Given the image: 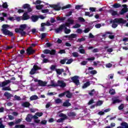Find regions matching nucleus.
<instances>
[{"instance_id":"39448f33","label":"nucleus","mask_w":128,"mask_h":128,"mask_svg":"<svg viewBox=\"0 0 128 128\" xmlns=\"http://www.w3.org/2000/svg\"><path fill=\"white\" fill-rule=\"evenodd\" d=\"M34 82H38V84L40 86H46V84H48V82H44L41 80H38L36 78L34 79Z\"/></svg>"},{"instance_id":"de8ad7c7","label":"nucleus","mask_w":128,"mask_h":128,"mask_svg":"<svg viewBox=\"0 0 128 128\" xmlns=\"http://www.w3.org/2000/svg\"><path fill=\"white\" fill-rule=\"evenodd\" d=\"M82 8V6H80V5H77L76 6V10H80V8Z\"/></svg>"},{"instance_id":"412c9836","label":"nucleus","mask_w":128,"mask_h":128,"mask_svg":"<svg viewBox=\"0 0 128 128\" xmlns=\"http://www.w3.org/2000/svg\"><path fill=\"white\" fill-rule=\"evenodd\" d=\"M71 106V104L70 103L68 100H66L63 103V106Z\"/></svg>"},{"instance_id":"7ed1b4c3","label":"nucleus","mask_w":128,"mask_h":128,"mask_svg":"<svg viewBox=\"0 0 128 128\" xmlns=\"http://www.w3.org/2000/svg\"><path fill=\"white\" fill-rule=\"evenodd\" d=\"M2 32L4 34H5V36H12L13 34L12 32H10V30H8V28H10V26L8 24H4L2 26Z\"/></svg>"},{"instance_id":"a19ab883","label":"nucleus","mask_w":128,"mask_h":128,"mask_svg":"<svg viewBox=\"0 0 128 128\" xmlns=\"http://www.w3.org/2000/svg\"><path fill=\"white\" fill-rule=\"evenodd\" d=\"M55 102L56 104H60L62 103V100L60 98H57L55 100Z\"/></svg>"},{"instance_id":"e2e57ef3","label":"nucleus","mask_w":128,"mask_h":128,"mask_svg":"<svg viewBox=\"0 0 128 128\" xmlns=\"http://www.w3.org/2000/svg\"><path fill=\"white\" fill-rule=\"evenodd\" d=\"M98 114H99L100 116H102L104 114V111H100L98 112Z\"/></svg>"},{"instance_id":"864d4df0","label":"nucleus","mask_w":128,"mask_h":128,"mask_svg":"<svg viewBox=\"0 0 128 128\" xmlns=\"http://www.w3.org/2000/svg\"><path fill=\"white\" fill-rule=\"evenodd\" d=\"M80 28V24H76L73 26V28Z\"/></svg>"},{"instance_id":"680f3d73","label":"nucleus","mask_w":128,"mask_h":128,"mask_svg":"<svg viewBox=\"0 0 128 128\" xmlns=\"http://www.w3.org/2000/svg\"><path fill=\"white\" fill-rule=\"evenodd\" d=\"M90 73L91 74H98V72H96V70H94L91 71Z\"/></svg>"},{"instance_id":"774afa93","label":"nucleus","mask_w":128,"mask_h":128,"mask_svg":"<svg viewBox=\"0 0 128 128\" xmlns=\"http://www.w3.org/2000/svg\"><path fill=\"white\" fill-rule=\"evenodd\" d=\"M124 106V104H122L118 106V110H122Z\"/></svg>"},{"instance_id":"e433bc0d","label":"nucleus","mask_w":128,"mask_h":128,"mask_svg":"<svg viewBox=\"0 0 128 128\" xmlns=\"http://www.w3.org/2000/svg\"><path fill=\"white\" fill-rule=\"evenodd\" d=\"M82 46H80V50H79L80 52V54H84V52H85L84 50L82 49ZM80 48H82V49H80Z\"/></svg>"},{"instance_id":"7c9ffc66","label":"nucleus","mask_w":128,"mask_h":128,"mask_svg":"<svg viewBox=\"0 0 128 128\" xmlns=\"http://www.w3.org/2000/svg\"><path fill=\"white\" fill-rule=\"evenodd\" d=\"M113 104H116L117 102H121L122 100L120 99H112Z\"/></svg>"},{"instance_id":"4be33fe9","label":"nucleus","mask_w":128,"mask_h":128,"mask_svg":"<svg viewBox=\"0 0 128 128\" xmlns=\"http://www.w3.org/2000/svg\"><path fill=\"white\" fill-rule=\"evenodd\" d=\"M90 86V82H86L82 86V88H88V86Z\"/></svg>"},{"instance_id":"4468645a","label":"nucleus","mask_w":128,"mask_h":128,"mask_svg":"<svg viewBox=\"0 0 128 128\" xmlns=\"http://www.w3.org/2000/svg\"><path fill=\"white\" fill-rule=\"evenodd\" d=\"M29 18H30V16L28 14V12H24L23 14L22 20H28Z\"/></svg>"},{"instance_id":"0eeeda50","label":"nucleus","mask_w":128,"mask_h":128,"mask_svg":"<svg viewBox=\"0 0 128 128\" xmlns=\"http://www.w3.org/2000/svg\"><path fill=\"white\" fill-rule=\"evenodd\" d=\"M57 86H60V88H66V84L63 80H58L57 82Z\"/></svg>"},{"instance_id":"c9c22d12","label":"nucleus","mask_w":128,"mask_h":128,"mask_svg":"<svg viewBox=\"0 0 128 128\" xmlns=\"http://www.w3.org/2000/svg\"><path fill=\"white\" fill-rule=\"evenodd\" d=\"M36 8V10H42L44 8V5H37Z\"/></svg>"},{"instance_id":"5fc2aeb1","label":"nucleus","mask_w":128,"mask_h":128,"mask_svg":"<svg viewBox=\"0 0 128 128\" xmlns=\"http://www.w3.org/2000/svg\"><path fill=\"white\" fill-rule=\"evenodd\" d=\"M111 14H112V16H116L118 14V12L112 11Z\"/></svg>"},{"instance_id":"c03bdc74","label":"nucleus","mask_w":128,"mask_h":128,"mask_svg":"<svg viewBox=\"0 0 128 128\" xmlns=\"http://www.w3.org/2000/svg\"><path fill=\"white\" fill-rule=\"evenodd\" d=\"M95 58H96L94 57H91V58H88L86 59V60H88L89 62H92V60H94Z\"/></svg>"},{"instance_id":"423d86ee","label":"nucleus","mask_w":128,"mask_h":128,"mask_svg":"<svg viewBox=\"0 0 128 128\" xmlns=\"http://www.w3.org/2000/svg\"><path fill=\"white\" fill-rule=\"evenodd\" d=\"M72 80L73 82H74L76 86H80V80H78V76H74L72 78Z\"/></svg>"},{"instance_id":"79ce46f5","label":"nucleus","mask_w":128,"mask_h":128,"mask_svg":"<svg viewBox=\"0 0 128 128\" xmlns=\"http://www.w3.org/2000/svg\"><path fill=\"white\" fill-rule=\"evenodd\" d=\"M109 92L110 94H116V90L114 89H112L110 90Z\"/></svg>"},{"instance_id":"2eb2a0df","label":"nucleus","mask_w":128,"mask_h":128,"mask_svg":"<svg viewBox=\"0 0 128 128\" xmlns=\"http://www.w3.org/2000/svg\"><path fill=\"white\" fill-rule=\"evenodd\" d=\"M27 54H32L34 52V50H32V47H30L27 49Z\"/></svg>"},{"instance_id":"c85d7f7f","label":"nucleus","mask_w":128,"mask_h":128,"mask_svg":"<svg viewBox=\"0 0 128 128\" xmlns=\"http://www.w3.org/2000/svg\"><path fill=\"white\" fill-rule=\"evenodd\" d=\"M78 36L76 34H71L70 36H68L69 38H76Z\"/></svg>"},{"instance_id":"20e7f679","label":"nucleus","mask_w":128,"mask_h":128,"mask_svg":"<svg viewBox=\"0 0 128 128\" xmlns=\"http://www.w3.org/2000/svg\"><path fill=\"white\" fill-rule=\"evenodd\" d=\"M58 116H60V118H60L58 120H57V122H64V120H66V118H68V116H66V115L62 113H60V114L58 113Z\"/></svg>"},{"instance_id":"ddd939ff","label":"nucleus","mask_w":128,"mask_h":128,"mask_svg":"<svg viewBox=\"0 0 128 128\" xmlns=\"http://www.w3.org/2000/svg\"><path fill=\"white\" fill-rule=\"evenodd\" d=\"M47 86L50 87V86H58V83H56L54 80H52L50 81V84L47 85Z\"/></svg>"},{"instance_id":"09e8293b","label":"nucleus","mask_w":128,"mask_h":128,"mask_svg":"<svg viewBox=\"0 0 128 128\" xmlns=\"http://www.w3.org/2000/svg\"><path fill=\"white\" fill-rule=\"evenodd\" d=\"M38 18H40V20H44L46 18V16L40 15L38 16Z\"/></svg>"},{"instance_id":"1a4fd4ad","label":"nucleus","mask_w":128,"mask_h":128,"mask_svg":"<svg viewBox=\"0 0 128 128\" xmlns=\"http://www.w3.org/2000/svg\"><path fill=\"white\" fill-rule=\"evenodd\" d=\"M44 54H56V50H45L43 51Z\"/></svg>"},{"instance_id":"a878e982","label":"nucleus","mask_w":128,"mask_h":128,"mask_svg":"<svg viewBox=\"0 0 128 128\" xmlns=\"http://www.w3.org/2000/svg\"><path fill=\"white\" fill-rule=\"evenodd\" d=\"M65 95H66V98H72V94L68 91H66L65 92Z\"/></svg>"},{"instance_id":"13d9d810","label":"nucleus","mask_w":128,"mask_h":128,"mask_svg":"<svg viewBox=\"0 0 128 128\" xmlns=\"http://www.w3.org/2000/svg\"><path fill=\"white\" fill-rule=\"evenodd\" d=\"M14 98L15 100H20V96L15 95Z\"/></svg>"},{"instance_id":"8fccbe9b","label":"nucleus","mask_w":128,"mask_h":128,"mask_svg":"<svg viewBox=\"0 0 128 128\" xmlns=\"http://www.w3.org/2000/svg\"><path fill=\"white\" fill-rule=\"evenodd\" d=\"M46 36V33H43L41 34V39L43 40Z\"/></svg>"},{"instance_id":"37998d69","label":"nucleus","mask_w":128,"mask_h":128,"mask_svg":"<svg viewBox=\"0 0 128 128\" xmlns=\"http://www.w3.org/2000/svg\"><path fill=\"white\" fill-rule=\"evenodd\" d=\"M42 4V1L40 0H36V2H33V4Z\"/></svg>"},{"instance_id":"aec40b11","label":"nucleus","mask_w":128,"mask_h":128,"mask_svg":"<svg viewBox=\"0 0 128 128\" xmlns=\"http://www.w3.org/2000/svg\"><path fill=\"white\" fill-rule=\"evenodd\" d=\"M32 116L31 114H28L26 118V122H32Z\"/></svg>"},{"instance_id":"6e6d98bb","label":"nucleus","mask_w":128,"mask_h":128,"mask_svg":"<svg viewBox=\"0 0 128 128\" xmlns=\"http://www.w3.org/2000/svg\"><path fill=\"white\" fill-rule=\"evenodd\" d=\"M50 106H52V103L50 102L47 103L46 106V108H50Z\"/></svg>"},{"instance_id":"5701e85b","label":"nucleus","mask_w":128,"mask_h":128,"mask_svg":"<svg viewBox=\"0 0 128 128\" xmlns=\"http://www.w3.org/2000/svg\"><path fill=\"white\" fill-rule=\"evenodd\" d=\"M38 97L36 95H34L30 97V100H38Z\"/></svg>"},{"instance_id":"49530a36","label":"nucleus","mask_w":128,"mask_h":128,"mask_svg":"<svg viewBox=\"0 0 128 128\" xmlns=\"http://www.w3.org/2000/svg\"><path fill=\"white\" fill-rule=\"evenodd\" d=\"M2 6L4 8H7L8 6V5L7 2H4L2 4Z\"/></svg>"},{"instance_id":"a18cd8bd","label":"nucleus","mask_w":128,"mask_h":128,"mask_svg":"<svg viewBox=\"0 0 128 128\" xmlns=\"http://www.w3.org/2000/svg\"><path fill=\"white\" fill-rule=\"evenodd\" d=\"M56 66L52 65V66H51L50 68L51 70H56Z\"/></svg>"},{"instance_id":"69168bd1","label":"nucleus","mask_w":128,"mask_h":128,"mask_svg":"<svg viewBox=\"0 0 128 128\" xmlns=\"http://www.w3.org/2000/svg\"><path fill=\"white\" fill-rule=\"evenodd\" d=\"M85 14L86 16H94V14H90V12H86Z\"/></svg>"},{"instance_id":"58836bf2","label":"nucleus","mask_w":128,"mask_h":128,"mask_svg":"<svg viewBox=\"0 0 128 128\" xmlns=\"http://www.w3.org/2000/svg\"><path fill=\"white\" fill-rule=\"evenodd\" d=\"M72 6L70 4H68L65 6H64L62 8V10H66V8H70Z\"/></svg>"},{"instance_id":"f03ea898","label":"nucleus","mask_w":128,"mask_h":128,"mask_svg":"<svg viewBox=\"0 0 128 128\" xmlns=\"http://www.w3.org/2000/svg\"><path fill=\"white\" fill-rule=\"evenodd\" d=\"M112 22H113L112 24V27L114 28H116L118 26L117 24H126V20H124V19L122 18H115Z\"/></svg>"},{"instance_id":"6e6552de","label":"nucleus","mask_w":128,"mask_h":128,"mask_svg":"<svg viewBox=\"0 0 128 128\" xmlns=\"http://www.w3.org/2000/svg\"><path fill=\"white\" fill-rule=\"evenodd\" d=\"M122 6L124 8L120 12V14H126V12H128V6L126 4H123Z\"/></svg>"},{"instance_id":"c756f323","label":"nucleus","mask_w":128,"mask_h":128,"mask_svg":"<svg viewBox=\"0 0 128 128\" xmlns=\"http://www.w3.org/2000/svg\"><path fill=\"white\" fill-rule=\"evenodd\" d=\"M44 26H46V23H42L41 28L40 29V32H44Z\"/></svg>"},{"instance_id":"052dcab7","label":"nucleus","mask_w":128,"mask_h":128,"mask_svg":"<svg viewBox=\"0 0 128 128\" xmlns=\"http://www.w3.org/2000/svg\"><path fill=\"white\" fill-rule=\"evenodd\" d=\"M3 90H10V87H4L2 88Z\"/></svg>"},{"instance_id":"2f4dec72","label":"nucleus","mask_w":128,"mask_h":128,"mask_svg":"<svg viewBox=\"0 0 128 128\" xmlns=\"http://www.w3.org/2000/svg\"><path fill=\"white\" fill-rule=\"evenodd\" d=\"M112 6L114 8H120V5L119 4H115L112 5Z\"/></svg>"},{"instance_id":"0e129e2a","label":"nucleus","mask_w":128,"mask_h":128,"mask_svg":"<svg viewBox=\"0 0 128 128\" xmlns=\"http://www.w3.org/2000/svg\"><path fill=\"white\" fill-rule=\"evenodd\" d=\"M36 116H42V112H36Z\"/></svg>"},{"instance_id":"bb28decb","label":"nucleus","mask_w":128,"mask_h":128,"mask_svg":"<svg viewBox=\"0 0 128 128\" xmlns=\"http://www.w3.org/2000/svg\"><path fill=\"white\" fill-rule=\"evenodd\" d=\"M22 106H24L25 108H28L30 104L28 102H25L22 104Z\"/></svg>"},{"instance_id":"bf43d9fd","label":"nucleus","mask_w":128,"mask_h":128,"mask_svg":"<svg viewBox=\"0 0 128 128\" xmlns=\"http://www.w3.org/2000/svg\"><path fill=\"white\" fill-rule=\"evenodd\" d=\"M72 56L75 58H77V56H78V54L76 52H74L72 53Z\"/></svg>"},{"instance_id":"4d7b16f0","label":"nucleus","mask_w":128,"mask_h":128,"mask_svg":"<svg viewBox=\"0 0 128 128\" xmlns=\"http://www.w3.org/2000/svg\"><path fill=\"white\" fill-rule=\"evenodd\" d=\"M66 96V92L59 94L58 96L59 98H62V96Z\"/></svg>"},{"instance_id":"338daca9","label":"nucleus","mask_w":128,"mask_h":128,"mask_svg":"<svg viewBox=\"0 0 128 128\" xmlns=\"http://www.w3.org/2000/svg\"><path fill=\"white\" fill-rule=\"evenodd\" d=\"M78 20H80V22H84V18H82V17H80L78 18Z\"/></svg>"},{"instance_id":"72a5a7b5","label":"nucleus","mask_w":128,"mask_h":128,"mask_svg":"<svg viewBox=\"0 0 128 128\" xmlns=\"http://www.w3.org/2000/svg\"><path fill=\"white\" fill-rule=\"evenodd\" d=\"M95 93H96V91L94 90V89H93L91 91H90L89 92H88L90 96H94V94H95Z\"/></svg>"},{"instance_id":"f704fd0d","label":"nucleus","mask_w":128,"mask_h":128,"mask_svg":"<svg viewBox=\"0 0 128 128\" xmlns=\"http://www.w3.org/2000/svg\"><path fill=\"white\" fill-rule=\"evenodd\" d=\"M102 104H104L103 101L99 100L97 102L96 104L97 106H102Z\"/></svg>"},{"instance_id":"cd10ccee","label":"nucleus","mask_w":128,"mask_h":128,"mask_svg":"<svg viewBox=\"0 0 128 128\" xmlns=\"http://www.w3.org/2000/svg\"><path fill=\"white\" fill-rule=\"evenodd\" d=\"M4 96H6L7 98H10L12 96V94L8 92H5L4 94Z\"/></svg>"},{"instance_id":"ea45409f","label":"nucleus","mask_w":128,"mask_h":128,"mask_svg":"<svg viewBox=\"0 0 128 128\" xmlns=\"http://www.w3.org/2000/svg\"><path fill=\"white\" fill-rule=\"evenodd\" d=\"M74 62V60L72 59H69L68 60L67 62H66V64H70Z\"/></svg>"},{"instance_id":"473e14b6","label":"nucleus","mask_w":128,"mask_h":128,"mask_svg":"<svg viewBox=\"0 0 128 128\" xmlns=\"http://www.w3.org/2000/svg\"><path fill=\"white\" fill-rule=\"evenodd\" d=\"M16 128H26V126L24 124L21 125H16L15 126Z\"/></svg>"},{"instance_id":"9b49d317","label":"nucleus","mask_w":128,"mask_h":128,"mask_svg":"<svg viewBox=\"0 0 128 128\" xmlns=\"http://www.w3.org/2000/svg\"><path fill=\"white\" fill-rule=\"evenodd\" d=\"M26 24H22L20 26V30L21 31V34H26V32H24V30H26Z\"/></svg>"},{"instance_id":"b1692460","label":"nucleus","mask_w":128,"mask_h":128,"mask_svg":"<svg viewBox=\"0 0 128 128\" xmlns=\"http://www.w3.org/2000/svg\"><path fill=\"white\" fill-rule=\"evenodd\" d=\"M120 125L122 126V128H128V123H126V122L121 123Z\"/></svg>"},{"instance_id":"dca6fc26","label":"nucleus","mask_w":128,"mask_h":128,"mask_svg":"<svg viewBox=\"0 0 128 128\" xmlns=\"http://www.w3.org/2000/svg\"><path fill=\"white\" fill-rule=\"evenodd\" d=\"M31 20L32 22H38V16H33L31 17Z\"/></svg>"},{"instance_id":"f8f14e48","label":"nucleus","mask_w":128,"mask_h":128,"mask_svg":"<svg viewBox=\"0 0 128 128\" xmlns=\"http://www.w3.org/2000/svg\"><path fill=\"white\" fill-rule=\"evenodd\" d=\"M23 8L26 9L27 8L28 10V12H30L32 10L30 8V6L28 4H24L22 6Z\"/></svg>"},{"instance_id":"9d476101","label":"nucleus","mask_w":128,"mask_h":128,"mask_svg":"<svg viewBox=\"0 0 128 128\" xmlns=\"http://www.w3.org/2000/svg\"><path fill=\"white\" fill-rule=\"evenodd\" d=\"M38 70H40V68H38V66L36 65L34 66L33 67V68L30 72V74H36V72Z\"/></svg>"},{"instance_id":"3c124183","label":"nucleus","mask_w":128,"mask_h":128,"mask_svg":"<svg viewBox=\"0 0 128 128\" xmlns=\"http://www.w3.org/2000/svg\"><path fill=\"white\" fill-rule=\"evenodd\" d=\"M8 20H10L11 22H14V20H16V18H14V17H9L8 18Z\"/></svg>"},{"instance_id":"a211bd4d","label":"nucleus","mask_w":128,"mask_h":128,"mask_svg":"<svg viewBox=\"0 0 128 128\" xmlns=\"http://www.w3.org/2000/svg\"><path fill=\"white\" fill-rule=\"evenodd\" d=\"M68 116L70 118L74 119L76 116V113L74 112H70L68 114Z\"/></svg>"},{"instance_id":"393cba45","label":"nucleus","mask_w":128,"mask_h":128,"mask_svg":"<svg viewBox=\"0 0 128 128\" xmlns=\"http://www.w3.org/2000/svg\"><path fill=\"white\" fill-rule=\"evenodd\" d=\"M52 8L55 10H60V7L58 5H53Z\"/></svg>"},{"instance_id":"6ab92c4d","label":"nucleus","mask_w":128,"mask_h":128,"mask_svg":"<svg viewBox=\"0 0 128 128\" xmlns=\"http://www.w3.org/2000/svg\"><path fill=\"white\" fill-rule=\"evenodd\" d=\"M56 72L58 74H62V72H64V69H56Z\"/></svg>"},{"instance_id":"f257e3e1","label":"nucleus","mask_w":128,"mask_h":128,"mask_svg":"<svg viewBox=\"0 0 128 128\" xmlns=\"http://www.w3.org/2000/svg\"><path fill=\"white\" fill-rule=\"evenodd\" d=\"M74 22V20H72V18H68L67 22L65 24L60 26L59 28L55 30L56 33L58 34V32H60L62 29L64 28L65 34H70V30L67 29L66 26H70V24H73Z\"/></svg>"},{"instance_id":"603ef678","label":"nucleus","mask_w":128,"mask_h":128,"mask_svg":"<svg viewBox=\"0 0 128 128\" xmlns=\"http://www.w3.org/2000/svg\"><path fill=\"white\" fill-rule=\"evenodd\" d=\"M76 32H77V34H82V30L78 28L77 29Z\"/></svg>"},{"instance_id":"f3484780","label":"nucleus","mask_w":128,"mask_h":128,"mask_svg":"<svg viewBox=\"0 0 128 128\" xmlns=\"http://www.w3.org/2000/svg\"><path fill=\"white\" fill-rule=\"evenodd\" d=\"M10 80H7L3 82H2V84H0V86H7V84H10Z\"/></svg>"},{"instance_id":"4c0bfd02","label":"nucleus","mask_w":128,"mask_h":128,"mask_svg":"<svg viewBox=\"0 0 128 128\" xmlns=\"http://www.w3.org/2000/svg\"><path fill=\"white\" fill-rule=\"evenodd\" d=\"M90 30H92V28H86L84 32L85 34H88V32H90Z\"/></svg>"}]
</instances>
